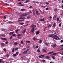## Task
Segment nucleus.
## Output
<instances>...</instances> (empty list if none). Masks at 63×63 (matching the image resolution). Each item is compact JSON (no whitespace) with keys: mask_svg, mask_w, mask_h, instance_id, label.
I'll return each instance as SVG.
<instances>
[{"mask_svg":"<svg viewBox=\"0 0 63 63\" xmlns=\"http://www.w3.org/2000/svg\"><path fill=\"white\" fill-rule=\"evenodd\" d=\"M53 39H55V40H60V39H59V37L58 36L55 35L54 36V37Z\"/></svg>","mask_w":63,"mask_h":63,"instance_id":"1","label":"nucleus"},{"mask_svg":"<svg viewBox=\"0 0 63 63\" xmlns=\"http://www.w3.org/2000/svg\"><path fill=\"white\" fill-rule=\"evenodd\" d=\"M28 13H25L20 15V17L22 16H28Z\"/></svg>","mask_w":63,"mask_h":63,"instance_id":"2","label":"nucleus"},{"mask_svg":"<svg viewBox=\"0 0 63 63\" xmlns=\"http://www.w3.org/2000/svg\"><path fill=\"white\" fill-rule=\"evenodd\" d=\"M55 35L54 34H50L49 35V36L50 37H53V38H54V36Z\"/></svg>","mask_w":63,"mask_h":63,"instance_id":"3","label":"nucleus"},{"mask_svg":"<svg viewBox=\"0 0 63 63\" xmlns=\"http://www.w3.org/2000/svg\"><path fill=\"white\" fill-rule=\"evenodd\" d=\"M33 40V41H37L38 40V39L36 37H33L32 38Z\"/></svg>","mask_w":63,"mask_h":63,"instance_id":"4","label":"nucleus"},{"mask_svg":"<svg viewBox=\"0 0 63 63\" xmlns=\"http://www.w3.org/2000/svg\"><path fill=\"white\" fill-rule=\"evenodd\" d=\"M31 26V27H32V28H33L34 29V27H36V26L34 25H32Z\"/></svg>","mask_w":63,"mask_h":63,"instance_id":"5","label":"nucleus"},{"mask_svg":"<svg viewBox=\"0 0 63 63\" xmlns=\"http://www.w3.org/2000/svg\"><path fill=\"white\" fill-rule=\"evenodd\" d=\"M18 37H17V38L18 39H20V36H22L21 34H19L17 35Z\"/></svg>","mask_w":63,"mask_h":63,"instance_id":"6","label":"nucleus"},{"mask_svg":"<svg viewBox=\"0 0 63 63\" xmlns=\"http://www.w3.org/2000/svg\"><path fill=\"white\" fill-rule=\"evenodd\" d=\"M36 13L37 15H41L40 13H39L38 11H36Z\"/></svg>","mask_w":63,"mask_h":63,"instance_id":"7","label":"nucleus"},{"mask_svg":"<svg viewBox=\"0 0 63 63\" xmlns=\"http://www.w3.org/2000/svg\"><path fill=\"white\" fill-rule=\"evenodd\" d=\"M27 53V51H25L23 52V54H26Z\"/></svg>","mask_w":63,"mask_h":63,"instance_id":"8","label":"nucleus"},{"mask_svg":"<svg viewBox=\"0 0 63 63\" xmlns=\"http://www.w3.org/2000/svg\"><path fill=\"white\" fill-rule=\"evenodd\" d=\"M26 31V29H25L23 31H22V33L23 34H24L25 33V32Z\"/></svg>","mask_w":63,"mask_h":63,"instance_id":"9","label":"nucleus"},{"mask_svg":"<svg viewBox=\"0 0 63 63\" xmlns=\"http://www.w3.org/2000/svg\"><path fill=\"white\" fill-rule=\"evenodd\" d=\"M56 45L55 44H53V48H54V47H56Z\"/></svg>","mask_w":63,"mask_h":63,"instance_id":"10","label":"nucleus"},{"mask_svg":"<svg viewBox=\"0 0 63 63\" xmlns=\"http://www.w3.org/2000/svg\"><path fill=\"white\" fill-rule=\"evenodd\" d=\"M18 45V43L17 42H15L14 43V45L15 46H16V45Z\"/></svg>","mask_w":63,"mask_h":63,"instance_id":"11","label":"nucleus"},{"mask_svg":"<svg viewBox=\"0 0 63 63\" xmlns=\"http://www.w3.org/2000/svg\"><path fill=\"white\" fill-rule=\"evenodd\" d=\"M45 58H46L47 59H49V58H50V57L47 56H46Z\"/></svg>","mask_w":63,"mask_h":63,"instance_id":"12","label":"nucleus"},{"mask_svg":"<svg viewBox=\"0 0 63 63\" xmlns=\"http://www.w3.org/2000/svg\"><path fill=\"white\" fill-rule=\"evenodd\" d=\"M40 33V31H37L36 32V35H38Z\"/></svg>","mask_w":63,"mask_h":63,"instance_id":"13","label":"nucleus"},{"mask_svg":"<svg viewBox=\"0 0 63 63\" xmlns=\"http://www.w3.org/2000/svg\"><path fill=\"white\" fill-rule=\"evenodd\" d=\"M42 42L43 41H42V40H39L38 41V43H39V44H41L42 43Z\"/></svg>","mask_w":63,"mask_h":63,"instance_id":"14","label":"nucleus"},{"mask_svg":"<svg viewBox=\"0 0 63 63\" xmlns=\"http://www.w3.org/2000/svg\"><path fill=\"white\" fill-rule=\"evenodd\" d=\"M27 11V9H21V11Z\"/></svg>","mask_w":63,"mask_h":63,"instance_id":"15","label":"nucleus"},{"mask_svg":"<svg viewBox=\"0 0 63 63\" xmlns=\"http://www.w3.org/2000/svg\"><path fill=\"white\" fill-rule=\"evenodd\" d=\"M14 32H10V33H9V35H12V34H14Z\"/></svg>","mask_w":63,"mask_h":63,"instance_id":"16","label":"nucleus"},{"mask_svg":"<svg viewBox=\"0 0 63 63\" xmlns=\"http://www.w3.org/2000/svg\"><path fill=\"white\" fill-rule=\"evenodd\" d=\"M37 51L38 53H40L41 52L40 51V49L39 48H38L37 50Z\"/></svg>","mask_w":63,"mask_h":63,"instance_id":"17","label":"nucleus"},{"mask_svg":"<svg viewBox=\"0 0 63 63\" xmlns=\"http://www.w3.org/2000/svg\"><path fill=\"white\" fill-rule=\"evenodd\" d=\"M0 45L1 46H2V47H3V46H5V44H4L3 43H1Z\"/></svg>","mask_w":63,"mask_h":63,"instance_id":"18","label":"nucleus"},{"mask_svg":"<svg viewBox=\"0 0 63 63\" xmlns=\"http://www.w3.org/2000/svg\"><path fill=\"white\" fill-rule=\"evenodd\" d=\"M56 15H54L53 17V19L54 20H56V19H55L56 17Z\"/></svg>","mask_w":63,"mask_h":63,"instance_id":"19","label":"nucleus"},{"mask_svg":"<svg viewBox=\"0 0 63 63\" xmlns=\"http://www.w3.org/2000/svg\"><path fill=\"white\" fill-rule=\"evenodd\" d=\"M34 29L33 28H32V30L31 31V32L32 33H34Z\"/></svg>","mask_w":63,"mask_h":63,"instance_id":"20","label":"nucleus"},{"mask_svg":"<svg viewBox=\"0 0 63 63\" xmlns=\"http://www.w3.org/2000/svg\"><path fill=\"white\" fill-rule=\"evenodd\" d=\"M1 39L2 40H4V41H7V39L3 38H1Z\"/></svg>","mask_w":63,"mask_h":63,"instance_id":"21","label":"nucleus"},{"mask_svg":"<svg viewBox=\"0 0 63 63\" xmlns=\"http://www.w3.org/2000/svg\"><path fill=\"white\" fill-rule=\"evenodd\" d=\"M30 0H27L26 1H25L24 3H28V2H29Z\"/></svg>","mask_w":63,"mask_h":63,"instance_id":"22","label":"nucleus"},{"mask_svg":"<svg viewBox=\"0 0 63 63\" xmlns=\"http://www.w3.org/2000/svg\"><path fill=\"white\" fill-rule=\"evenodd\" d=\"M51 33H55V31H52L50 32Z\"/></svg>","mask_w":63,"mask_h":63,"instance_id":"23","label":"nucleus"},{"mask_svg":"<svg viewBox=\"0 0 63 63\" xmlns=\"http://www.w3.org/2000/svg\"><path fill=\"white\" fill-rule=\"evenodd\" d=\"M32 11L33 12V15L35 16V11L34 10H32Z\"/></svg>","mask_w":63,"mask_h":63,"instance_id":"24","label":"nucleus"},{"mask_svg":"<svg viewBox=\"0 0 63 63\" xmlns=\"http://www.w3.org/2000/svg\"><path fill=\"white\" fill-rule=\"evenodd\" d=\"M13 22L12 21H9L7 22V23H13Z\"/></svg>","mask_w":63,"mask_h":63,"instance_id":"25","label":"nucleus"},{"mask_svg":"<svg viewBox=\"0 0 63 63\" xmlns=\"http://www.w3.org/2000/svg\"><path fill=\"white\" fill-rule=\"evenodd\" d=\"M16 33H17L18 32V29H17L15 30Z\"/></svg>","mask_w":63,"mask_h":63,"instance_id":"26","label":"nucleus"},{"mask_svg":"<svg viewBox=\"0 0 63 63\" xmlns=\"http://www.w3.org/2000/svg\"><path fill=\"white\" fill-rule=\"evenodd\" d=\"M53 27H55L56 26V23H54L53 24Z\"/></svg>","mask_w":63,"mask_h":63,"instance_id":"27","label":"nucleus"},{"mask_svg":"<svg viewBox=\"0 0 63 63\" xmlns=\"http://www.w3.org/2000/svg\"><path fill=\"white\" fill-rule=\"evenodd\" d=\"M15 52V48H13L12 50V52Z\"/></svg>","mask_w":63,"mask_h":63,"instance_id":"28","label":"nucleus"},{"mask_svg":"<svg viewBox=\"0 0 63 63\" xmlns=\"http://www.w3.org/2000/svg\"><path fill=\"white\" fill-rule=\"evenodd\" d=\"M1 36H2V37H5V35L2 34L1 35Z\"/></svg>","mask_w":63,"mask_h":63,"instance_id":"29","label":"nucleus"},{"mask_svg":"<svg viewBox=\"0 0 63 63\" xmlns=\"http://www.w3.org/2000/svg\"><path fill=\"white\" fill-rule=\"evenodd\" d=\"M54 52L52 51V52H49V53H47V54H51V53H53Z\"/></svg>","mask_w":63,"mask_h":63,"instance_id":"30","label":"nucleus"},{"mask_svg":"<svg viewBox=\"0 0 63 63\" xmlns=\"http://www.w3.org/2000/svg\"><path fill=\"white\" fill-rule=\"evenodd\" d=\"M19 24L20 25H23V24H24V23H23V22H22V23H19Z\"/></svg>","mask_w":63,"mask_h":63,"instance_id":"31","label":"nucleus"},{"mask_svg":"<svg viewBox=\"0 0 63 63\" xmlns=\"http://www.w3.org/2000/svg\"><path fill=\"white\" fill-rule=\"evenodd\" d=\"M43 52H47V50L44 49H43Z\"/></svg>","mask_w":63,"mask_h":63,"instance_id":"32","label":"nucleus"},{"mask_svg":"<svg viewBox=\"0 0 63 63\" xmlns=\"http://www.w3.org/2000/svg\"><path fill=\"white\" fill-rule=\"evenodd\" d=\"M41 7L42 8H45V7H46V6L43 5H41Z\"/></svg>","mask_w":63,"mask_h":63,"instance_id":"33","label":"nucleus"},{"mask_svg":"<svg viewBox=\"0 0 63 63\" xmlns=\"http://www.w3.org/2000/svg\"><path fill=\"white\" fill-rule=\"evenodd\" d=\"M45 19L44 18H43L42 19H41L40 20V21H44V20Z\"/></svg>","mask_w":63,"mask_h":63,"instance_id":"34","label":"nucleus"},{"mask_svg":"<svg viewBox=\"0 0 63 63\" xmlns=\"http://www.w3.org/2000/svg\"><path fill=\"white\" fill-rule=\"evenodd\" d=\"M13 56L14 57H16L17 56L16 55V54H14L13 55Z\"/></svg>","mask_w":63,"mask_h":63,"instance_id":"35","label":"nucleus"},{"mask_svg":"<svg viewBox=\"0 0 63 63\" xmlns=\"http://www.w3.org/2000/svg\"><path fill=\"white\" fill-rule=\"evenodd\" d=\"M3 50L4 52H6V49L5 48L3 49Z\"/></svg>","mask_w":63,"mask_h":63,"instance_id":"36","label":"nucleus"},{"mask_svg":"<svg viewBox=\"0 0 63 63\" xmlns=\"http://www.w3.org/2000/svg\"><path fill=\"white\" fill-rule=\"evenodd\" d=\"M57 53H53V55H57Z\"/></svg>","mask_w":63,"mask_h":63,"instance_id":"37","label":"nucleus"},{"mask_svg":"<svg viewBox=\"0 0 63 63\" xmlns=\"http://www.w3.org/2000/svg\"><path fill=\"white\" fill-rule=\"evenodd\" d=\"M52 26V25H49V26H48V28H50V27H51Z\"/></svg>","mask_w":63,"mask_h":63,"instance_id":"38","label":"nucleus"},{"mask_svg":"<svg viewBox=\"0 0 63 63\" xmlns=\"http://www.w3.org/2000/svg\"><path fill=\"white\" fill-rule=\"evenodd\" d=\"M12 35L13 36H16V34H13Z\"/></svg>","mask_w":63,"mask_h":63,"instance_id":"39","label":"nucleus"},{"mask_svg":"<svg viewBox=\"0 0 63 63\" xmlns=\"http://www.w3.org/2000/svg\"><path fill=\"white\" fill-rule=\"evenodd\" d=\"M26 42H27V43H30V41L27 40L26 41Z\"/></svg>","mask_w":63,"mask_h":63,"instance_id":"40","label":"nucleus"},{"mask_svg":"<svg viewBox=\"0 0 63 63\" xmlns=\"http://www.w3.org/2000/svg\"><path fill=\"white\" fill-rule=\"evenodd\" d=\"M45 44H46V46H48V43H46Z\"/></svg>","mask_w":63,"mask_h":63,"instance_id":"41","label":"nucleus"},{"mask_svg":"<svg viewBox=\"0 0 63 63\" xmlns=\"http://www.w3.org/2000/svg\"><path fill=\"white\" fill-rule=\"evenodd\" d=\"M54 10L55 12H56L57 11V9L55 8Z\"/></svg>","mask_w":63,"mask_h":63,"instance_id":"42","label":"nucleus"},{"mask_svg":"<svg viewBox=\"0 0 63 63\" xmlns=\"http://www.w3.org/2000/svg\"><path fill=\"white\" fill-rule=\"evenodd\" d=\"M9 54H6V56L7 57H9Z\"/></svg>","mask_w":63,"mask_h":63,"instance_id":"43","label":"nucleus"},{"mask_svg":"<svg viewBox=\"0 0 63 63\" xmlns=\"http://www.w3.org/2000/svg\"><path fill=\"white\" fill-rule=\"evenodd\" d=\"M46 11H48V8H47L46 9Z\"/></svg>","mask_w":63,"mask_h":63,"instance_id":"44","label":"nucleus"},{"mask_svg":"<svg viewBox=\"0 0 63 63\" xmlns=\"http://www.w3.org/2000/svg\"><path fill=\"white\" fill-rule=\"evenodd\" d=\"M12 38H13V36H11L10 38V40H11L12 39Z\"/></svg>","mask_w":63,"mask_h":63,"instance_id":"45","label":"nucleus"},{"mask_svg":"<svg viewBox=\"0 0 63 63\" xmlns=\"http://www.w3.org/2000/svg\"><path fill=\"white\" fill-rule=\"evenodd\" d=\"M25 20L24 19L20 20L21 21H24Z\"/></svg>","mask_w":63,"mask_h":63,"instance_id":"46","label":"nucleus"},{"mask_svg":"<svg viewBox=\"0 0 63 63\" xmlns=\"http://www.w3.org/2000/svg\"><path fill=\"white\" fill-rule=\"evenodd\" d=\"M59 26L60 27H61V23H60L59 24Z\"/></svg>","mask_w":63,"mask_h":63,"instance_id":"47","label":"nucleus"},{"mask_svg":"<svg viewBox=\"0 0 63 63\" xmlns=\"http://www.w3.org/2000/svg\"><path fill=\"white\" fill-rule=\"evenodd\" d=\"M19 46L21 47V44H20L19 45Z\"/></svg>","mask_w":63,"mask_h":63,"instance_id":"48","label":"nucleus"},{"mask_svg":"<svg viewBox=\"0 0 63 63\" xmlns=\"http://www.w3.org/2000/svg\"><path fill=\"white\" fill-rule=\"evenodd\" d=\"M2 31H5V29H2Z\"/></svg>","mask_w":63,"mask_h":63,"instance_id":"49","label":"nucleus"},{"mask_svg":"<svg viewBox=\"0 0 63 63\" xmlns=\"http://www.w3.org/2000/svg\"><path fill=\"white\" fill-rule=\"evenodd\" d=\"M40 55L41 56H42V57H45V56L43 55Z\"/></svg>","mask_w":63,"mask_h":63,"instance_id":"50","label":"nucleus"},{"mask_svg":"<svg viewBox=\"0 0 63 63\" xmlns=\"http://www.w3.org/2000/svg\"><path fill=\"white\" fill-rule=\"evenodd\" d=\"M46 5H48V4H49V3L48 2H47L46 3Z\"/></svg>","mask_w":63,"mask_h":63,"instance_id":"51","label":"nucleus"},{"mask_svg":"<svg viewBox=\"0 0 63 63\" xmlns=\"http://www.w3.org/2000/svg\"><path fill=\"white\" fill-rule=\"evenodd\" d=\"M57 21H59V18H58V17H57Z\"/></svg>","mask_w":63,"mask_h":63,"instance_id":"52","label":"nucleus"},{"mask_svg":"<svg viewBox=\"0 0 63 63\" xmlns=\"http://www.w3.org/2000/svg\"><path fill=\"white\" fill-rule=\"evenodd\" d=\"M19 19H22V17H20L19 18Z\"/></svg>","mask_w":63,"mask_h":63,"instance_id":"53","label":"nucleus"},{"mask_svg":"<svg viewBox=\"0 0 63 63\" xmlns=\"http://www.w3.org/2000/svg\"><path fill=\"white\" fill-rule=\"evenodd\" d=\"M16 55H18V52H16Z\"/></svg>","mask_w":63,"mask_h":63,"instance_id":"54","label":"nucleus"},{"mask_svg":"<svg viewBox=\"0 0 63 63\" xmlns=\"http://www.w3.org/2000/svg\"><path fill=\"white\" fill-rule=\"evenodd\" d=\"M15 49L16 50H17L18 49V48H15Z\"/></svg>","mask_w":63,"mask_h":63,"instance_id":"55","label":"nucleus"},{"mask_svg":"<svg viewBox=\"0 0 63 63\" xmlns=\"http://www.w3.org/2000/svg\"><path fill=\"white\" fill-rule=\"evenodd\" d=\"M60 50H63V48H61L60 49Z\"/></svg>","mask_w":63,"mask_h":63,"instance_id":"56","label":"nucleus"},{"mask_svg":"<svg viewBox=\"0 0 63 63\" xmlns=\"http://www.w3.org/2000/svg\"><path fill=\"white\" fill-rule=\"evenodd\" d=\"M52 58L53 59H55V58H54V57L53 56H52Z\"/></svg>","mask_w":63,"mask_h":63,"instance_id":"57","label":"nucleus"},{"mask_svg":"<svg viewBox=\"0 0 63 63\" xmlns=\"http://www.w3.org/2000/svg\"><path fill=\"white\" fill-rule=\"evenodd\" d=\"M38 57H39V58H42V57L40 56H39Z\"/></svg>","mask_w":63,"mask_h":63,"instance_id":"58","label":"nucleus"},{"mask_svg":"<svg viewBox=\"0 0 63 63\" xmlns=\"http://www.w3.org/2000/svg\"><path fill=\"white\" fill-rule=\"evenodd\" d=\"M29 8H33V7L32 6H30L29 7Z\"/></svg>","mask_w":63,"mask_h":63,"instance_id":"59","label":"nucleus"},{"mask_svg":"<svg viewBox=\"0 0 63 63\" xmlns=\"http://www.w3.org/2000/svg\"><path fill=\"white\" fill-rule=\"evenodd\" d=\"M26 49V48H24L22 49V50H25V49Z\"/></svg>","mask_w":63,"mask_h":63,"instance_id":"60","label":"nucleus"},{"mask_svg":"<svg viewBox=\"0 0 63 63\" xmlns=\"http://www.w3.org/2000/svg\"><path fill=\"white\" fill-rule=\"evenodd\" d=\"M61 7L62 8V9H63V5H62L61 6Z\"/></svg>","mask_w":63,"mask_h":63,"instance_id":"61","label":"nucleus"},{"mask_svg":"<svg viewBox=\"0 0 63 63\" xmlns=\"http://www.w3.org/2000/svg\"><path fill=\"white\" fill-rule=\"evenodd\" d=\"M27 18L28 19H29V18H30V17L28 16L27 17Z\"/></svg>","mask_w":63,"mask_h":63,"instance_id":"62","label":"nucleus"},{"mask_svg":"<svg viewBox=\"0 0 63 63\" xmlns=\"http://www.w3.org/2000/svg\"><path fill=\"white\" fill-rule=\"evenodd\" d=\"M35 46L34 45H33V48H35Z\"/></svg>","mask_w":63,"mask_h":63,"instance_id":"63","label":"nucleus"},{"mask_svg":"<svg viewBox=\"0 0 63 63\" xmlns=\"http://www.w3.org/2000/svg\"><path fill=\"white\" fill-rule=\"evenodd\" d=\"M61 54V55H63V52H62V53H60Z\"/></svg>","mask_w":63,"mask_h":63,"instance_id":"64","label":"nucleus"}]
</instances>
